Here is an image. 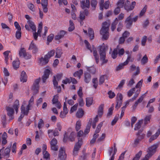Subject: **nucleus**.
<instances>
[{"mask_svg": "<svg viewBox=\"0 0 160 160\" xmlns=\"http://www.w3.org/2000/svg\"><path fill=\"white\" fill-rule=\"evenodd\" d=\"M80 6L82 9H84V11H81L80 14V18L81 20H83L85 19V16L89 15V13L88 9L90 8V0H82L80 1Z\"/></svg>", "mask_w": 160, "mask_h": 160, "instance_id": "f257e3e1", "label": "nucleus"}, {"mask_svg": "<svg viewBox=\"0 0 160 160\" xmlns=\"http://www.w3.org/2000/svg\"><path fill=\"white\" fill-rule=\"evenodd\" d=\"M109 25L108 22H105L102 24V30L100 31V34L102 36V39L106 40L108 38L109 34L108 32Z\"/></svg>", "mask_w": 160, "mask_h": 160, "instance_id": "f03ea898", "label": "nucleus"}, {"mask_svg": "<svg viewBox=\"0 0 160 160\" xmlns=\"http://www.w3.org/2000/svg\"><path fill=\"white\" fill-rule=\"evenodd\" d=\"M158 147V144L156 143L148 148L147 151L148 153L145 157L143 158L142 160H148L156 152L157 148Z\"/></svg>", "mask_w": 160, "mask_h": 160, "instance_id": "7ed1b4c3", "label": "nucleus"}, {"mask_svg": "<svg viewBox=\"0 0 160 160\" xmlns=\"http://www.w3.org/2000/svg\"><path fill=\"white\" fill-rule=\"evenodd\" d=\"M106 48L104 45L101 46L100 49V59L102 61V64L107 63L108 61V60L105 59L106 56Z\"/></svg>", "mask_w": 160, "mask_h": 160, "instance_id": "20e7f679", "label": "nucleus"}, {"mask_svg": "<svg viewBox=\"0 0 160 160\" xmlns=\"http://www.w3.org/2000/svg\"><path fill=\"white\" fill-rule=\"evenodd\" d=\"M82 144V139L81 138H78V141L76 143L74 147L73 153L74 155H76L78 152V151L81 148Z\"/></svg>", "mask_w": 160, "mask_h": 160, "instance_id": "39448f33", "label": "nucleus"}, {"mask_svg": "<svg viewBox=\"0 0 160 160\" xmlns=\"http://www.w3.org/2000/svg\"><path fill=\"white\" fill-rule=\"evenodd\" d=\"M41 80V78L36 79L33 83L32 90L33 91L34 94H36L38 93L39 89V83Z\"/></svg>", "mask_w": 160, "mask_h": 160, "instance_id": "423d86ee", "label": "nucleus"}, {"mask_svg": "<svg viewBox=\"0 0 160 160\" xmlns=\"http://www.w3.org/2000/svg\"><path fill=\"white\" fill-rule=\"evenodd\" d=\"M136 4V2L135 1L132 2L130 4V2L127 0L125 2L124 8L127 11H131L134 8Z\"/></svg>", "mask_w": 160, "mask_h": 160, "instance_id": "0eeeda50", "label": "nucleus"}, {"mask_svg": "<svg viewBox=\"0 0 160 160\" xmlns=\"http://www.w3.org/2000/svg\"><path fill=\"white\" fill-rule=\"evenodd\" d=\"M116 104L115 108L118 110L121 106L122 103L123 96L121 93H118L116 96Z\"/></svg>", "mask_w": 160, "mask_h": 160, "instance_id": "6e6552de", "label": "nucleus"}, {"mask_svg": "<svg viewBox=\"0 0 160 160\" xmlns=\"http://www.w3.org/2000/svg\"><path fill=\"white\" fill-rule=\"evenodd\" d=\"M27 23L28 25L26 24L25 26V28L28 31L30 30V29L29 28V26L30 28L32 29L33 31H36V27L33 22L29 20L28 21Z\"/></svg>", "mask_w": 160, "mask_h": 160, "instance_id": "1a4fd4ad", "label": "nucleus"}, {"mask_svg": "<svg viewBox=\"0 0 160 160\" xmlns=\"http://www.w3.org/2000/svg\"><path fill=\"white\" fill-rule=\"evenodd\" d=\"M28 50H32V52L33 53H36L38 51V49L36 45L35 44L33 41H32L30 44Z\"/></svg>", "mask_w": 160, "mask_h": 160, "instance_id": "9d476101", "label": "nucleus"}, {"mask_svg": "<svg viewBox=\"0 0 160 160\" xmlns=\"http://www.w3.org/2000/svg\"><path fill=\"white\" fill-rule=\"evenodd\" d=\"M131 15L132 14H131L127 18L125 21V22L126 23V27L128 29L130 28L132 24Z\"/></svg>", "mask_w": 160, "mask_h": 160, "instance_id": "9b49d317", "label": "nucleus"}, {"mask_svg": "<svg viewBox=\"0 0 160 160\" xmlns=\"http://www.w3.org/2000/svg\"><path fill=\"white\" fill-rule=\"evenodd\" d=\"M147 92H147L145 93L142 95L135 102L134 105L132 107L133 110H134L137 106L138 103L141 102L142 101L145 96H146V94H147Z\"/></svg>", "mask_w": 160, "mask_h": 160, "instance_id": "f8f14e48", "label": "nucleus"}, {"mask_svg": "<svg viewBox=\"0 0 160 160\" xmlns=\"http://www.w3.org/2000/svg\"><path fill=\"white\" fill-rule=\"evenodd\" d=\"M11 146L12 143H11L10 144L8 145L4 150V152L2 155L5 158H8L9 157V154L11 151Z\"/></svg>", "mask_w": 160, "mask_h": 160, "instance_id": "ddd939ff", "label": "nucleus"}, {"mask_svg": "<svg viewBox=\"0 0 160 160\" xmlns=\"http://www.w3.org/2000/svg\"><path fill=\"white\" fill-rule=\"evenodd\" d=\"M50 71L48 69H46L44 71V74L42 78L43 83H45L47 79L48 78Z\"/></svg>", "mask_w": 160, "mask_h": 160, "instance_id": "4468645a", "label": "nucleus"}, {"mask_svg": "<svg viewBox=\"0 0 160 160\" xmlns=\"http://www.w3.org/2000/svg\"><path fill=\"white\" fill-rule=\"evenodd\" d=\"M42 6L43 12L46 13L48 11V0H42L40 3Z\"/></svg>", "mask_w": 160, "mask_h": 160, "instance_id": "2eb2a0df", "label": "nucleus"}, {"mask_svg": "<svg viewBox=\"0 0 160 160\" xmlns=\"http://www.w3.org/2000/svg\"><path fill=\"white\" fill-rule=\"evenodd\" d=\"M66 32L64 30H61L58 33V34L55 37V39L58 40L64 37L66 34Z\"/></svg>", "mask_w": 160, "mask_h": 160, "instance_id": "dca6fc26", "label": "nucleus"}, {"mask_svg": "<svg viewBox=\"0 0 160 160\" xmlns=\"http://www.w3.org/2000/svg\"><path fill=\"white\" fill-rule=\"evenodd\" d=\"M49 59L47 55H45L44 58L42 57L39 59L40 63L42 65H46L48 62Z\"/></svg>", "mask_w": 160, "mask_h": 160, "instance_id": "f3484780", "label": "nucleus"}, {"mask_svg": "<svg viewBox=\"0 0 160 160\" xmlns=\"http://www.w3.org/2000/svg\"><path fill=\"white\" fill-rule=\"evenodd\" d=\"M6 110L8 112V115L10 117V119H13V117H12V115L14 113V110L11 107H7L6 108Z\"/></svg>", "mask_w": 160, "mask_h": 160, "instance_id": "a211bd4d", "label": "nucleus"}, {"mask_svg": "<svg viewBox=\"0 0 160 160\" xmlns=\"http://www.w3.org/2000/svg\"><path fill=\"white\" fill-rule=\"evenodd\" d=\"M91 75L90 73L88 72L84 73V81L87 83H88L91 80Z\"/></svg>", "mask_w": 160, "mask_h": 160, "instance_id": "6ab92c4d", "label": "nucleus"}, {"mask_svg": "<svg viewBox=\"0 0 160 160\" xmlns=\"http://www.w3.org/2000/svg\"><path fill=\"white\" fill-rule=\"evenodd\" d=\"M160 134V129H158L157 132L153 135L149 139L150 142L156 139Z\"/></svg>", "mask_w": 160, "mask_h": 160, "instance_id": "aec40b11", "label": "nucleus"}, {"mask_svg": "<svg viewBox=\"0 0 160 160\" xmlns=\"http://www.w3.org/2000/svg\"><path fill=\"white\" fill-rule=\"evenodd\" d=\"M92 122V118H90L89 120V122L87 125L86 128L84 131V133L85 134H87L89 132L91 126V125Z\"/></svg>", "mask_w": 160, "mask_h": 160, "instance_id": "412c9836", "label": "nucleus"}, {"mask_svg": "<svg viewBox=\"0 0 160 160\" xmlns=\"http://www.w3.org/2000/svg\"><path fill=\"white\" fill-rule=\"evenodd\" d=\"M27 76L26 72L23 71L21 74L20 81L22 82H26L27 81Z\"/></svg>", "mask_w": 160, "mask_h": 160, "instance_id": "4be33fe9", "label": "nucleus"}, {"mask_svg": "<svg viewBox=\"0 0 160 160\" xmlns=\"http://www.w3.org/2000/svg\"><path fill=\"white\" fill-rule=\"evenodd\" d=\"M88 35L91 40L94 39V31L90 28L88 29Z\"/></svg>", "mask_w": 160, "mask_h": 160, "instance_id": "5701e85b", "label": "nucleus"}, {"mask_svg": "<svg viewBox=\"0 0 160 160\" xmlns=\"http://www.w3.org/2000/svg\"><path fill=\"white\" fill-rule=\"evenodd\" d=\"M62 53V49L60 48H58L56 50V56L55 58H59L61 57V55Z\"/></svg>", "mask_w": 160, "mask_h": 160, "instance_id": "b1692460", "label": "nucleus"}, {"mask_svg": "<svg viewBox=\"0 0 160 160\" xmlns=\"http://www.w3.org/2000/svg\"><path fill=\"white\" fill-rule=\"evenodd\" d=\"M76 137V133L75 132H71L68 137V140L71 142L75 141V138Z\"/></svg>", "mask_w": 160, "mask_h": 160, "instance_id": "393cba45", "label": "nucleus"}, {"mask_svg": "<svg viewBox=\"0 0 160 160\" xmlns=\"http://www.w3.org/2000/svg\"><path fill=\"white\" fill-rule=\"evenodd\" d=\"M83 70L81 69L78 71L75 72L73 74V76L74 77H78L79 79L81 78V76L83 74Z\"/></svg>", "mask_w": 160, "mask_h": 160, "instance_id": "a878e982", "label": "nucleus"}, {"mask_svg": "<svg viewBox=\"0 0 160 160\" xmlns=\"http://www.w3.org/2000/svg\"><path fill=\"white\" fill-rule=\"evenodd\" d=\"M140 91V89H137L134 95L133 96V97L132 98L130 99L129 100V101L132 102L134 100H135L136 98L138 97V95L139 94Z\"/></svg>", "mask_w": 160, "mask_h": 160, "instance_id": "bb28decb", "label": "nucleus"}, {"mask_svg": "<svg viewBox=\"0 0 160 160\" xmlns=\"http://www.w3.org/2000/svg\"><path fill=\"white\" fill-rule=\"evenodd\" d=\"M84 114V111L82 109L80 108L78 110L76 114V116L78 118H82Z\"/></svg>", "mask_w": 160, "mask_h": 160, "instance_id": "cd10ccee", "label": "nucleus"}, {"mask_svg": "<svg viewBox=\"0 0 160 160\" xmlns=\"http://www.w3.org/2000/svg\"><path fill=\"white\" fill-rule=\"evenodd\" d=\"M86 105L87 107H90L92 103L93 98H86Z\"/></svg>", "mask_w": 160, "mask_h": 160, "instance_id": "c85d7f7f", "label": "nucleus"}, {"mask_svg": "<svg viewBox=\"0 0 160 160\" xmlns=\"http://www.w3.org/2000/svg\"><path fill=\"white\" fill-rule=\"evenodd\" d=\"M118 52V47L117 48L114 49L112 52V53L111 54L112 57L113 59L116 58L117 57Z\"/></svg>", "mask_w": 160, "mask_h": 160, "instance_id": "c756f323", "label": "nucleus"}, {"mask_svg": "<svg viewBox=\"0 0 160 160\" xmlns=\"http://www.w3.org/2000/svg\"><path fill=\"white\" fill-rule=\"evenodd\" d=\"M143 122L142 120H140L136 123L135 125V127L134 128L135 130H137L141 127L142 124Z\"/></svg>", "mask_w": 160, "mask_h": 160, "instance_id": "7c9ffc66", "label": "nucleus"}, {"mask_svg": "<svg viewBox=\"0 0 160 160\" xmlns=\"http://www.w3.org/2000/svg\"><path fill=\"white\" fill-rule=\"evenodd\" d=\"M19 107V101L18 100H16L14 103L13 105V107L16 111V113H17L18 108Z\"/></svg>", "mask_w": 160, "mask_h": 160, "instance_id": "2f4dec72", "label": "nucleus"}, {"mask_svg": "<svg viewBox=\"0 0 160 160\" xmlns=\"http://www.w3.org/2000/svg\"><path fill=\"white\" fill-rule=\"evenodd\" d=\"M134 60V58L132 57V55H129L128 56L127 60L124 62V63H125V64H128L130 61L131 62H133Z\"/></svg>", "mask_w": 160, "mask_h": 160, "instance_id": "473e14b6", "label": "nucleus"}, {"mask_svg": "<svg viewBox=\"0 0 160 160\" xmlns=\"http://www.w3.org/2000/svg\"><path fill=\"white\" fill-rule=\"evenodd\" d=\"M104 105L102 104L99 107L98 110V114L99 116H101L103 113V109Z\"/></svg>", "mask_w": 160, "mask_h": 160, "instance_id": "72a5a7b5", "label": "nucleus"}, {"mask_svg": "<svg viewBox=\"0 0 160 160\" xmlns=\"http://www.w3.org/2000/svg\"><path fill=\"white\" fill-rule=\"evenodd\" d=\"M136 90H137L135 89V88H134L130 89L127 92L128 96L129 97H130L132 95L134 92H135Z\"/></svg>", "mask_w": 160, "mask_h": 160, "instance_id": "f704fd0d", "label": "nucleus"}, {"mask_svg": "<svg viewBox=\"0 0 160 160\" xmlns=\"http://www.w3.org/2000/svg\"><path fill=\"white\" fill-rule=\"evenodd\" d=\"M12 65L14 68L17 69L19 68V61L18 59L16 61H14L12 62Z\"/></svg>", "mask_w": 160, "mask_h": 160, "instance_id": "c9c22d12", "label": "nucleus"}, {"mask_svg": "<svg viewBox=\"0 0 160 160\" xmlns=\"http://www.w3.org/2000/svg\"><path fill=\"white\" fill-rule=\"evenodd\" d=\"M70 26L68 28V30L69 32L72 31L75 28L74 24L72 21L70 20L69 21Z\"/></svg>", "mask_w": 160, "mask_h": 160, "instance_id": "e433bc0d", "label": "nucleus"}, {"mask_svg": "<svg viewBox=\"0 0 160 160\" xmlns=\"http://www.w3.org/2000/svg\"><path fill=\"white\" fill-rule=\"evenodd\" d=\"M148 58L146 55H144L141 60V63L142 64H145L148 62Z\"/></svg>", "mask_w": 160, "mask_h": 160, "instance_id": "4c0bfd02", "label": "nucleus"}, {"mask_svg": "<svg viewBox=\"0 0 160 160\" xmlns=\"http://www.w3.org/2000/svg\"><path fill=\"white\" fill-rule=\"evenodd\" d=\"M127 64H125L124 62L122 63H120L116 68V70L117 71H119L123 68L124 66Z\"/></svg>", "mask_w": 160, "mask_h": 160, "instance_id": "58836bf2", "label": "nucleus"}, {"mask_svg": "<svg viewBox=\"0 0 160 160\" xmlns=\"http://www.w3.org/2000/svg\"><path fill=\"white\" fill-rule=\"evenodd\" d=\"M117 19L115 18L114 21L112 22L111 25V30L112 31H113L116 28V26L118 23L116 21Z\"/></svg>", "mask_w": 160, "mask_h": 160, "instance_id": "ea45409f", "label": "nucleus"}, {"mask_svg": "<svg viewBox=\"0 0 160 160\" xmlns=\"http://www.w3.org/2000/svg\"><path fill=\"white\" fill-rule=\"evenodd\" d=\"M107 77L106 75H103L101 76L99 79V84H102L105 81V78Z\"/></svg>", "mask_w": 160, "mask_h": 160, "instance_id": "a19ab883", "label": "nucleus"}, {"mask_svg": "<svg viewBox=\"0 0 160 160\" xmlns=\"http://www.w3.org/2000/svg\"><path fill=\"white\" fill-rule=\"evenodd\" d=\"M124 0H119L117 4L118 7L120 8H122L124 7Z\"/></svg>", "mask_w": 160, "mask_h": 160, "instance_id": "79ce46f5", "label": "nucleus"}, {"mask_svg": "<svg viewBox=\"0 0 160 160\" xmlns=\"http://www.w3.org/2000/svg\"><path fill=\"white\" fill-rule=\"evenodd\" d=\"M26 53V51L25 48H21L19 51V54L20 57H23Z\"/></svg>", "mask_w": 160, "mask_h": 160, "instance_id": "37998d69", "label": "nucleus"}, {"mask_svg": "<svg viewBox=\"0 0 160 160\" xmlns=\"http://www.w3.org/2000/svg\"><path fill=\"white\" fill-rule=\"evenodd\" d=\"M142 152L141 151H139L138 153L136 154L135 156L133 158L132 160H138L142 155Z\"/></svg>", "mask_w": 160, "mask_h": 160, "instance_id": "c03bdc74", "label": "nucleus"}, {"mask_svg": "<svg viewBox=\"0 0 160 160\" xmlns=\"http://www.w3.org/2000/svg\"><path fill=\"white\" fill-rule=\"evenodd\" d=\"M98 3V2L97 0H91V5L92 7L93 8L94 10L96 8Z\"/></svg>", "mask_w": 160, "mask_h": 160, "instance_id": "a18cd8bd", "label": "nucleus"}, {"mask_svg": "<svg viewBox=\"0 0 160 160\" xmlns=\"http://www.w3.org/2000/svg\"><path fill=\"white\" fill-rule=\"evenodd\" d=\"M151 118V115L146 116L144 119V124H146L149 123L150 122V119Z\"/></svg>", "mask_w": 160, "mask_h": 160, "instance_id": "49530a36", "label": "nucleus"}, {"mask_svg": "<svg viewBox=\"0 0 160 160\" xmlns=\"http://www.w3.org/2000/svg\"><path fill=\"white\" fill-rule=\"evenodd\" d=\"M81 122L80 121H78L77 122L76 126H75V129L76 131H78L80 128L81 126Z\"/></svg>", "mask_w": 160, "mask_h": 160, "instance_id": "de8ad7c7", "label": "nucleus"}, {"mask_svg": "<svg viewBox=\"0 0 160 160\" xmlns=\"http://www.w3.org/2000/svg\"><path fill=\"white\" fill-rule=\"evenodd\" d=\"M58 94H57L54 96L52 100L53 104H55L58 102H59L58 101Z\"/></svg>", "mask_w": 160, "mask_h": 160, "instance_id": "09e8293b", "label": "nucleus"}, {"mask_svg": "<svg viewBox=\"0 0 160 160\" xmlns=\"http://www.w3.org/2000/svg\"><path fill=\"white\" fill-rule=\"evenodd\" d=\"M113 109L114 108H113V107H111L108 109V112L107 114V117L109 118L112 115Z\"/></svg>", "mask_w": 160, "mask_h": 160, "instance_id": "8fccbe9b", "label": "nucleus"}, {"mask_svg": "<svg viewBox=\"0 0 160 160\" xmlns=\"http://www.w3.org/2000/svg\"><path fill=\"white\" fill-rule=\"evenodd\" d=\"M92 82L93 83V86L96 89L98 85V80L97 78H93L92 80Z\"/></svg>", "mask_w": 160, "mask_h": 160, "instance_id": "3c124183", "label": "nucleus"}, {"mask_svg": "<svg viewBox=\"0 0 160 160\" xmlns=\"http://www.w3.org/2000/svg\"><path fill=\"white\" fill-rule=\"evenodd\" d=\"M143 80L142 79H141V80L139 81L137 84L135 86V89H137L139 88L141 90V87L142 85V83L143 82Z\"/></svg>", "mask_w": 160, "mask_h": 160, "instance_id": "603ef678", "label": "nucleus"}, {"mask_svg": "<svg viewBox=\"0 0 160 160\" xmlns=\"http://www.w3.org/2000/svg\"><path fill=\"white\" fill-rule=\"evenodd\" d=\"M124 16V14L122 13H121L118 16V18H116L117 19V20L116 21L118 23L119 21L122 20Z\"/></svg>", "mask_w": 160, "mask_h": 160, "instance_id": "864d4df0", "label": "nucleus"}, {"mask_svg": "<svg viewBox=\"0 0 160 160\" xmlns=\"http://www.w3.org/2000/svg\"><path fill=\"white\" fill-rule=\"evenodd\" d=\"M1 122L3 125L4 126L6 124V115L5 114L1 116Z\"/></svg>", "mask_w": 160, "mask_h": 160, "instance_id": "5fc2aeb1", "label": "nucleus"}, {"mask_svg": "<svg viewBox=\"0 0 160 160\" xmlns=\"http://www.w3.org/2000/svg\"><path fill=\"white\" fill-rule=\"evenodd\" d=\"M55 53V50H51L50 52H48L47 54L46 55L48 56V57L49 58H50L53 56Z\"/></svg>", "mask_w": 160, "mask_h": 160, "instance_id": "6e6d98bb", "label": "nucleus"}, {"mask_svg": "<svg viewBox=\"0 0 160 160\" xmlns=\"http://www.w3.org/2000/svg\"><path fill=\"white\" fill-rule=\"evenodd\" d=\"M147 9V6L146 5H145L141 11L139 13L140 16L141 17L144 14L146 11Z\"/></svg>", "mask_w": 160, "mask_h": 160, "instance_id": "4d7b16f0", "label": "nucleus"}, {"mask_svg": "<svg viewBox=\"0 0 160 160\" xmlns=\"http://www.w3.org/2000/svg\"><path fill=\"white\" fill-rule=\"evenodd\" d=\"M21 113L25 114L26 115H28V112L26 110H25V108L23 105H22L21 106Z\"/></svg>", "mask_w": 160, "mask_h": 160, "instance_id": "13d9d810", "label": "nucleus"}, {"mask_svg": "<svg viewBox=\"0 0 160 160\" xmlns=\"http://www.w3.org/2000/svg\"><path fill=\"white\" fill-rule=\"evenodd\" d=\"M44 124V122L42 119H39L38 123V128L39 129H41Z\"/></svg>", "mask_w": 160, "mask_h": 160, "instance_id": "bf43d9fd", "label": "nucleus"}, {"mask_svg": "<svg viewBox=\"0 0 160 160\" xmlns=\"http://www.w3.org/2000/svg\"><path fill=\"white\" fill-rule=\"evenodd\" d=\"M125 80L124 79H123L122 80L118 85V87L117 88V89H118V88H121L123 87V85L125 84Z\"/></svg>", "mask_w": 160, "mask_h": 160, "instance_id": "052dcab7", "label": "nucleus"}, {"mask_svg": "<svg viewBox=\"0 0 160 160\" xmlns=\"http://www.w3.org/2000/svg\"><path fill=\"white\" fill-rule=\"evenodd\" d=\"M105 138V134L104 133L102 134L101 136L98 139L97 141V142H99L101 141H103Z\"/></svg>", "mask_w": 160, "mask_h": 160, "instance_id": "680f3d73", "label": "nucleus"}, {"mask_svg": "<svg viewBox=\"0 0 160 160\" xmlns=\"http://www.w3.org/2000/svg\"><path fill=\"white\" fill-rule=\"evenodd\" d=\"M108 93L109 95V97L110 98H113L115 96V93L111 91H109Z\"/></svg>", "mask_w": 160, "mask_h": 160, "instance_id": "e2e57ef3", "label": "nucleus"}, {"mask_svg": "<svg viewBox=\"0 0 160 160\" xmlns=\"http://www.w3.org/2000/svg\"><path fill=\"white\" fill-rule=\"evenodd\" d=\"M124 52L125 51L123 48H121V49H119L118 48V54L119 56H122L124 54Z\"/></svg>", "mask_w": 160, "mask_h": 160, "instance_id": "0e129e2a", "label": "nucleus"}, {"mask_svg": "<svg viewBox=\"0 0 160 160\" xmlns=\"http://www.w3.org/2000/svg\"><path fill=\"white\" fill-rule=\"evenodd\" d=\"M88 71L91 73L94 74L96 72L95 69L93 67H91L88 68Z\"/></svg>", "mask_w": 160, "mask_h": 160, "instance_id": "69168bd1", "label": "nucleus"}, {"mask_svg": "<svg viewBox=\"0 0 160 160\" xmlns=\"http://www.w3.org/2000/svg\"><path fill=\"white\" fill-rule=\"evenodd\" d=\"M123 26L122 22H120L118 24V27L117 28V30L118 32L120 31Z\"/></svg>", "mask_w": 160, "mask_h": 160, "instance_id": "338daca9", "label": "nucleus"}, {"mask_svg": "<svg viewBox=\"0 0 160 160\" xmlns=\"http://www.w3.org/2000/svg\"><path fill=\"white\" fill-rule=\"evenodd\" d=\"M57 143V140L55 138H53L50 142V145H56Z\"/></svg>", "mask_w": 160, "mask_h": 160, "instance_id": "774afa93", "label": "nucleus"}]
</instances>
